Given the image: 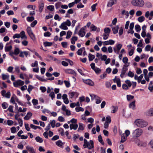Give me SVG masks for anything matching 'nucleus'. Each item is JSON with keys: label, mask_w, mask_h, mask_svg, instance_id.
Listing matches in <instances>:
<instances>
[{"label": "nucleus", "mask_w": 153, "mask_h": 153, "mask_svg": "<svg viewBox=\"0 0 153 153\" xmlns=\"http://www.w3.org/2000/svg\"><path fill=\"white\" fill-rule=\"evenodd\" d=\"M135 124L139 127L143 128L146 126L147 125V123L142 119H137L135 121Z\"/></svg>", "instance_id": "obj_1"}, {"label": "nucleus", "mask_w": 153, "mask_h": 153, "mask_svg": "<svg viewBox=\"0 0 153 153\" xmlns=\"http://www.w3.org/2000/svg\"><path fill=\"white\" fill-rule=\"evenodd\" d=\"M131 4L134 6L142 7L144 5V2L143 0H132Z\"/></svg>", "instance_id": "obj_2"}, {"label": "nucleus", "mask_w": 153, "mask_h": 153, "mask_svg": "<svg viewBox=\"0 0 153 153\" xmlns=\"http://www.w3.org/2000/svg\"><path fill=\"white\" fill-rule=\"evenodd\" d=\"M84 140V148H87L89 149H91L94 148V142L93 140H90L89 142H88L85 139Z\"/></svg>", "instance_id": "obj_3"}, {"label": "nucleus", "mask_w": 153, "mask_h": 153, "mask_svg": "<svg viewBox=\"0 0 153 153\" xmlns=\"http://www.w3.org/2000/svg\"><path fill=\"white\" fill-rule=\"evenodd\" d=\"M143 133V131L142 129L140 128H137L134 130L132 133L133 138H137L140 136Z\"/></svg>", "instance_id": "obj_4"}, {"label": "nucleus", "mask_w": 153, "mask_h": 153, "mask_svg": "<svg viewBox=\"0 0 153 153\" xmlns=\"http://www.w3.org/2000/svg\"><path fill=\"white\" fill-rule=\"evenodd\" d=\"M129 65V63H128V64H125L123 65L120 75V76L121 78H123L125 76L126 72L128 70V67Z\"/></svg>", "instance_id": "obj_5"}, {"label": "nucleus", "mask_w": 153, "mask_h": 153, "mask_svg": "<svg viewBox=\"0 0 153 153\" xmlns=\"http://www.w3.org/2000/svg\"><path fill=\"white\" fill-rule=\"evenodd\" d=\"M27 31L30 38L33 41L36 40V37L35 35L33 34L30 27H28L27 29Z\"/></svg>", "instance_id": "obj_6"}, {"label": "nucleus", "mask_w": 153, "mask_h": 153, "mask_svg": "<svg viewBox=\"0 0 153 153\" xmlns=\"http://www.w3.org/2000/svg\"><path fill=\"white\" fill-rule=\"evenodd\" d=\"M127 47L128 48L129 55L130 56H132L134 53L135 48L132 47L131 44L127 45Z\"/></svg>", "instance_id": "obj_7"}, {"label": "nucleus", "mask_w": 153, "mask_h": 153, "mask_svg": "<svg viewBox=\"0 0 153 153\" xmlns=\"http://www.w3.org/2000/svg\"><path fill=\"white\" fill-rule=\"evenodd\" d=\"M24 84V82L21 80H18L13 83L14 86L16 87L23 85Z\"/></svg>", "instance_id": "obj_8"}, {"label": "nucleus", "mask_w": 153, "mask_h": 153, "mask_svg": "<svg viewBox=\"0 0 153 153\" xmlns=\"http://www.w3.org/2000/svg\"><path fill=\"white\" fill-rule=\"evenodd\" d=\"M146 18H148L149 20H151L152 19L153 16V11H151L150 12L149 11H146L145 15Z\"/></svg>", "instance_id": "obj_9"}, {"label": "nucleus", "mask_w": 153, "mask_h": 153, "mask_svg": "<svg viewBox=\"0 0 153 153\" xmlns=\"http://www.w3.org/2000/svg\"><path fill=\"white\" fill-rule=\"evenodd\" d=\"M1 93L2 96L7 98H9L10 97L11 94L10 91H8L7 93L5 90H3L1 91Z\"/></svg>", "instance_id": "obj_10"}, {"label": "nucleus", "mask_w": 153, "mask_h": 153, "mask_svg": "<svg viewBox=\"0 0 153 153\" xmlns=\"http://www.w3.org/2000/svg\"><path fill=\"white\" fill-rule=\"evenodd\" d=\"M90 96L92 98H95L96 99V103L97 104H99L101 101V100L100 99V98L94 94H90Z\"/></svg>", "instance_id": "obj_11"}, {"label": "nucleus", "mask_w": 153, "mask_h": 153, "mask_svg": "<svg viewBox=\"0 0 153 153\" xmlns=\"http://www.w3.org/2000/svg\"><path fill=\"white\" fill-rule=\"evenodd\" d=\"M111 122V117L109 116L106 117V129L108 128L109 124Z\"/></svg>", "instance_id": "obj_12"}, {"label": "nucleus", "mask_w": 153, "mask_h": 153, "mask_svg": "<svg viewBox=\"0 0 153 153\" xmlns=\"http://www.w3.org/2000/svg\"><path fill=\"white\" fill-rule=\"evenodd\" d=\"M83 82L85 84L90 85L93 86L94 85V83L91 80L89 79H82Z\"/></svg>", "instance_id": "obj_13"}, {"label": "nucleus", "mask_w": 153, "mask_h": 153, "mask_svg": "<svg viewBox=\"0 0 153 153\" xmlns=\"http://www.w3.org/2000/svg\"><path fill=\"white\" fill-rule=\"evenodd\" d=\"M44 6V3L42 1H41L39 5V12L41 13L43 10Z\"/></svg>", "instance_id": "obj_14"}, {"label": "nucleus", "mask_w": 153, "mask_h": 153, "mask_svg": "<svg viewBox=\"0 0 153 153\" xmlns=\"http://www.w3.org/2000/svg\"><path fill=\"white\" fill-rule=\"evenodd\" d=\"M96 56L99 59H100L102 61H105V55H102V54L97 53L96 54Z\"/></svg>", "instance_id": "obj_15"}, {"label": "nucleus", "mask_w": 153, "mask_h": 153, "mask_svg": "<svg viewBox=\"0 0 153 153\" xmlns=\"http://www.w3.org/2000/svg\"><path fill=\"white\" fill-rule=\"evenodd\" d=\"M117 2V0H110L107 4L108 7H111L114 4H115Z\"/></svg>", "instance_id": "obj_16"}, {"label": "nucleus", "mask_w": 153, "mask_h": 153, "mask_svg": "<svg viewBox=\"0 0 153 153\" xmlns=\"http://www.w3.org/2000/svg\"><path fill=\"white\" fill-rule=\"evenodd\" d=\"M79 35L81 37H83L85 34V29L83 27L79 31L78 33Z\"/></svg>", "instance_id": "obj_17"}, {"label": "nucleus", "mask_w": 153, "mask_h": 153, "mask_svg": "<svg viewBox=\"0 0 153 153\" xmlns=\"http://www.w3.org/2000/svg\"><path fill=\"white\" fill-rule=\"evenodd\" d=\"M114 82H116L118 87H120L121 86L120 81L119 78H117L116 76L114 79Z\"/></svg>", "instance_id": "obj_18"}, {"label": "nucleus", "mask_w": 153, "mask_h": 153, "mask_svg": "<svg viewBox=\"0 0 153 153\" xmlns=\"http://www.w3.org/2000/svg\"><path fill=\"white\" fill-rule=\"evenodd\" d=\"M148 70L146 69H144L143 70V73L144 75V78L146 81L149 82V79L147 76Z\"/></svg>", "instance_id": "obj_19"}, {"label": "nucleus", "mask_w": 153, "mask_h": 153, "mask_svg": "<svg viewBox=\"0 0 153 153\" xmlns=\"http://www.w3.org/2000/svg\"><path fill=\"white\" fill-rule=\"evenodd\" d=\"M78 127V125L76 123L75 124H71L70 125V127L71 130L74 129V130H76Z\"/></svg>", "instance_id": "obj_20"}, {"label": "nucleus", "mask_w": 153, "mask_h": 153, "mask_svg": "<svg viewBox=\"0 0 153 153\" xmlns=\"http://www.w3.org/2000/svg\"><path fill=\"white\" fill-rule=\"evenodd\" d=\"M146 114L148 116H152L153 115V108H151L149 110L147 111Z\"/></svg>", "instance_id": "obj_21"}, {"label": "nucleus", "mask_w": 153, "mask_h": 153, "mask_svg": "<svg viewBox=\"0 0 153 153\" xmlns=\"http://www.w3.org/2000/svg\"><path fill=\"white\" fill-rule=\"evenodd\" d=\"M20 37L22 39H26L27 38V36L25 35V31H22L19 34Z\"/></svg>", "instance_id": "obj_22"}, {"label": "nucleus", "mask_w": 153, "mask_h": 153, "mask_svg": "<svg viewBox=\"0 0 153 153\" xmlns=\"http://www.w3.org/2000/svg\"><path fill=\"white\" fill-rule=\"evenodd\" d=\"M114 43L115 41L114 40L112 39H110L106 41V45H113L114 44Z\"/></svg>", "instance_id": "obj_23"}, {"label": "nucleus", "mask_w": 153, "mask_h": 153, "mask_svg": "<svg viewBox=\"0 0 153 153\" xmlns=\"http://www.w3.org/2000/svg\"><path fill=\"white\" fill-rule=\"evenodd\" d=\"M32 114L30 112L27 113L26 115L24 117V119L25 120H28L32 116Z\"/></svg>", "instance_id": "obj_24"}, {"label": "nucleus", "mask_w": 153, "mask_h": 153, "mask_svg": "<svg viewBox=\"0 0 153 153\" xmlns=\"http://www.w3.org/2000/svg\"><path fill=\"white\" fill-rule=\"evenodd\" d=\"M129 107L133 110L134 109L135 107V101H134L131 103L129 105Z\"/></svg>", "instance_id": "obj_25"}, {"label": "nucleus", "mask_w": 153, "mask_h": 153, "mask_svg": "<svg viewBox=\"0 0 153 153\" xmlns=\"http://www.w3.org/2000/svg\"><path fill=\"white\" fill-rule=\"evenodd\" d=\"M59 27L62 29L64 30H67L68 29V27L64 22L61 24V25L59 26Z\"/></svg>", "instance_id": "obj_26"}, {"label": "nucleus", "mask_w": 153, "mask_h": 153, "mask_svg": "<svg viewBox=\"0 0 153 153\" xmlns=\"http://www.w3.org/2000/svg\"><path fill=\"white\" fill-rule=\"evenodd\" d=\"M26 149L29 152H31V153L35 151L33 147L29 146H27Z\"/></svg>", "instance_id": "obj_27"}, {"label": "nucleus", "mask_w": 153, "mask_h": 153, "mask_svg": "<svg viewBox=\"0 0 153 153\" xmlns=\"http://www.w3.org/2000/svg\"><path fill=\"white\" fill-rule=\"evenodd\" d=\"M110 31L111 30L109 28H106V39L108 38Z\"/></svg>", "instance_id": "obj_28"}, {"label": "nucleus", "mask_w": 153, "mask_h": 153, "mask_svg": "<svg viewBox=\"0 0 153 153\" xmlns=\"http://www.w3.org/2000/svg\"><path fill=\"white\" fill-rule=\"evenodd\" d=\"M35 140L37 142L41 143L43 142V140L39 136H37L35 138Z\"/></svg>", "instance_id": "obj_29"}, {"label": "nucleus", "mask_w": 153, "mask_h": 153, "mask_svg": "<svg viewBox=\"0 0 153 153\" xmlns=\"http://www.w3.org/2000/svg\"><path fill=\"white\" fill-rule=\"evenodd\" d=\"M66 72L67 73L73 74L74 75H76V73L73 70L71 69H68L66 71Z\"/></svg>", "instance_id": "obj_30"}, {"label": "nucleus", "mask_w": 153, "mask_h": 153, "mask_svg": "<svg viewBox=\"0 0 153 153\" xmlns=\"http://www.w3.org/2000/svg\"><path fill=\"white\" fill-rule=\"evenodd\" d=\"M119 28V27L118 25L112 28V31L114 34H115L117 33Z\"/></svg>", "instance_id": "obj_31"}, {"label": "nucleus", "mask_w": 153, "mask_h": 153, "mask_svg": "<svg viewBox=\"0 0 153 153\" xmlns=\"http://www.w3.org/2000/svg\"><path fill=\"white\" fill-rule=\"evenodd\" d=\"M12 48L11 45L8 46L6 45L4 48L5 51L6 52L10 51L12 49Z\"/></svg>", "instance_id": "obj_32"}, {"label": "nucleus", "mask_w": 153, "mask_h": 153, "mask_svg": "<svg viewBox=\"0 0 153 153\" xmlns=\"http://www.w3.org/2000/svg\"><path fill=\"white\" fill-rule=\"evenodd\" d=\"M126 136L125 137L124 134H123L121 135V139L120 141V143L124 142L126 140Z\"/></svg>", "instance_id": "obj_33"}, {"label": "nucleus", "mask_w": 153, "mask_h": 153, "mask_svg": "<svg viewBox=\"0 0 153 153\" xmlns=\"http://www.w3.org/2000/svg\"><path fill=\"white\" fill-rule=\"evenodd\" d=\"M77 40V38L76 36H73L71 39V42L73 44H74L75 43V41Z\"/></svg>", "instance_id": "obj_34"}, {"label": "nucleus", "mask_w": 153, "mask_h": 153, "mask_svg": "<svg viewBox=\"0 0 153 153\" xmlns=\"http://www.w3.org/2000/svg\"><path fill=\"white\" fill-rule=\"evenodd\" d=\"M122 15H126V18H128L129 16V13L128 11H126L125 10H123L122 11Z\"/></svg>", "instance_id": "obj_35"}, {"label": "nucleus", "mask_w": 153, "mask_h": 153, "mask_svg": "<svg viewBox=\"0 0 153 153\" xmlns=\"http://www.w3.org/2000/svg\"><path fill=\"white\" fill-rule=\"evenodd\" d=\"M88 57L89 61H91L93 60L95 58V56L91 53H89L88 56Z\"/></svg>", "instance_id": "obj_36"}, {"label": "nucleus", "mask_w": 153, "mask_h": 153, "mask_svg": "<svg viewBox=\"0 0 153 153\" xmlns=\"http://www.w3.org/2000/svg\"><path fill=\"white\" fill-rule=\"evenodd\" d=\"M118 108V107L117 106H113L112 107V111L111 112L113 113H115L116 112Z\"/></svg>", "instance_id": "obj_37"}, {"label": "nucleus", "mask_w": 153, "mask_h": 153, "mask_svg": "<svg viewBox=\"0 0 153 153\" xmlns=\"http://www.w3.org/2000/svg\"><path fill=\"white\" fill-rule=\"evenodd\" d=\"M45 47L48 46H51L53 44L52 42H45L43 43Z\"/></svg>", "instance_id": "obj_38"}, {"label": "nucleus", "mask_w": 153, "mask_h": 153, "mask_svg": "<svg viewBox=\"0 0 153 153\" xmlns=\"http://www.w3.org/2000/svg\"><path fill=\"white\" fill-rule=\"evenodd\" d=\"M145 17L143 16L139 17L137 19L138 21L140 22H142L145 20Z\"/></svg>", "instance_id": "obj_39"}, {"label": "nucleus", "mask_w": 153, "mask_h": 153, "mask_svg": "<svg viewBox=\"0 0 153 153\" xmlns=\"http://www.w3.org/2000/svg\"><path fill=\"white\" fill-rule=\"evenodd\" d=\"M148 89L151 92H153V86L152 82H150L149 84Z\"/></svg>", "instance_id": "obj_40"}, {"label": "nucleus", "mask_w": 153, "mask_h": 153, "mask_svg": "<svg viewBox=\"0 0 153 153\" xmlns=\"http://www.w3.org/2000/svg\"><path fill=\"white\" fill-rule=\"evenodd\" d=\"M47 8L50 11H52L54 9V6L53 5H50L47 7Z\"/></svg>", "instance_id": "obj_41"}, {"label": "nucleus", "mask_w": 153, "mask_h": 153, "mask_svg": "<svg viewBox=\"0 0 153 153\" xmlns=\"http://www.w3.org/2000/svg\"><path fill=\"white\" fill-rule=\"evenodd\" d=\"M72 34V33L71 31L69 30L68 31L67 33V36L66 37V39H69V38Z\"/></svg>", "instance_id": "obj_42"}, {"label": "nucleus", "mask_w": 153, "mask_h": 153, "mask_svg": "<svg viewBox=\"0 0 153 153\" xmlns=\"http://www.w3.org/2000/svg\"><path fill=\"white\" fill-rule=\"evenodd\" d=\"M128 76L129 77L132 78L134 76V74L133 72H132L131 71H129L128 73Z\"/></svg>", "instance_id": "obj_43"}, {"label": "nucleus", "mask_w": 153, "mask_h": 153, "mask_svg": "<svg viewBox=\"0 0 153 153\" xmlns=\"http://www.w3.org/2000/svg\"><path fill=\"white\" fill-rule=\"evenodd\" d=\"M1 105L3 109H5L7 108L8 105L7 103L4 102Z\"/></svg>", "instance_id": "obj_44"}, {"label": "nucleus", "mask_w": 153, "mask_h": 153, "mask_svg": "<svg viewBox=\"0 0 153 153\" xmlns=\"http://www.w3.org/2000/svg\"><path fill=\"white\" fill-rule=\"evenodd\" d=\"M83 49H84L85 50V48L84 47L83 48L79 49L78 50L77 53L78 55H80L82 54V53L83 51Z\"/></svg>", "instance_id": "obj_45"}, {"label": "nucleus", "mask_w": 153, "mask_h": 153, "mask_svg": "<svg viewBox=\"0 0 153 153\" xmlns=\"http://www.w3.org/2000/svg\"><path fill=\"white\" fill-rule=\"evenodd\" d=\"M151 48V46L150 45H148L145 47V50L146 51H150Z\"/></svg>", "instance_id": "obj_46"}, {"label": "nucleus", "mask_w": 153, "mask_h": 153, "mask_svg": "<svg viewBox=\"0 0 153 153\" xmlns=\"http://www.w3.org/2000/svg\"><path fill=\"white\" fill-rule=\"evenodd\" d=\"M34 88L33 86L31 85H29L28 88L27 89V91L29 94L30 93V92Z\"/></svg>", "instance_id": "obj_47"}, {"label": "nucleus", "mask_w": 153, "mask_h": 153, "mask_svg": "<svg viewBox=\"0 0 153 153\" xmlns=\"http://www.w3.org/2000/svg\"><path fill=\"white\" fill-rule=\"evenodd\" d=\"M79 127L78 129V131H79V130H83L84 129L83 124L81 123H79Z\"/></svg>", "instance_id": "obj_48"}, {"label": "nucleus", "mask_w": 153, "mask_h": 153, "mask_svg": "<svg viewBox=\"0 0 153 153\" xmlns=\"http://www.w3.org/2000/svg\"><path fill=\"white\" fill-rule=\"evenodd\" d=\"M58 131L60 133L61 135L62 136L64 135V132L63 129L62 128H60L58 129Z\"/></svg>", "instance_id": "obj_49"}, {"label": "nucleus", "mask_w": 153, "mask_h": 153, "mask_svg": "<svg viewBox=\"0 0 153 153\" xmlns=\"http://www.w3.org/2000/svg\"><path fill=\"white\" fill-rule=\"evenodd\" d=\"M135 29L136 30L137 32H139L141 30L140 27V26L138 25H136L135 26Z\"/></svg>", "instance_id": "obj_50"}, {"label": "nucleus", "mask_w": 153, "mask_h": 153, "mask_svg": "<svg viewBox=\"0 0 153 153\" xmlns=\"http://www.w3.org/2000/svg\"><path fill=\"white\" fill-rule=\"evenodd\" d=\"M20 52V50L19 48H15L14 51V54L17 55Z\"/></svg>", "instance_id": "obj_51"}, {"label": "nucleus", "mask_w": 153, "mask_h": 153, "mask_svg": "<svg viewBox=\"0 0 153 153\" xmlns=\"http://www.w3.org/2000/svg\"><path fill=\"white\" fill-rule=\"evenodd\" d=\"M55 121L54 120H53L51 121L50 124L51 125L52 127L53 128L55 126Z\"/></svg>", "instance_id": "obj_52"}, {"label": "nucleus", "mask_w": 153, "mask_h": 153, "mask_svg": "<svg viewBox=\"0 0 153 153\" xmlns=\"http://www.w3.org/2000/svg\"><path fill=\"white\" fill-rule=\"evenodd\" d=\"M97 5V4L96 3V4H94L91 6V11L92 12H94L95 10L96 9V7Z\"/></svg>", "instance_id": "obj_53"}, {"label": "nucleus", "mask_w": 153, "mask_h": 153, "mask_svg": "<svg viewBox=\"0 0 153 153\" xmlns=\"http://www.w3.org/2000/svg\"><path fill=\"white\" fill-rule=\"evenodd\" d=\"M26 108H24L22 109V108L21 107H19V109H18V110L19 112H25L26 111Z\"/></svg>", "instance_id": "obj_54"}, {"label": "nucleus", "mask_w": 153, "mask_h": 153, "mask_svg": "<svg viewBox=\"0 0 153 153\" xmlns=\"http://www.w3.org/2000/svg\"><path fill=\"white\" fill-rule=\"evenodd\" d=\"M34 19V17L33 16L28 17L27 18V20L28 22H31Z\"/></svg>", "instance_id": "obj_55"}, {"label": "nucleus", "mask_w": 153, "mask_h": 153, "mask_svg": "<svg viewBox=\"0 0 153 153\" xmlns=\"http://www.w3.org/2000/svg\"><path fill=\"white\" fill-rule=\"evenodd\" d=\"M125 82L126 84L128 85V87H130L132 85V84L129 80H126Z\"/></svg>", "instance_id": "obj_56"}, {"label": "nucleus", "mask_w": 153, "mask_h": 153, "mask_svg": "<svg viewBox=\"0 0 153 153\" xmlns=\"http://www.w3.org/2000/svg\"><path fill=\"white\" fill-rule=\"evenodd\" d=\"M128 59L127 57H124L123 59V61L125 64H128ZM129 63H128V64Z\"/></svg>", "instance_id": "obj_57"}, {"label": "nucleus", "mask_w": 153, "mask_h": 153, "mask_svg": "<svg viewBox=\"0 0 153 153\" xmlns=\"http://www.w3.org/2000/svg\"><path fill=\"white\" fill-rule=\"evenodd\" d=\"M76 111L77 112H79V111H83L84 109L82 108L81 107H76L75 108Z\"/></svg>", "instance_id": "obj_58"}, {"label": "nucleus", "mask_w": 153, "mask_h": 153, "mask_svg": "<svg viewBox=\"0 0 153 153\" xmlns=\"http://www.w3.org/2000/svg\"><path fill=\"white\" fill-rule=\"evenodd\" d=\"M56 144L57 146H61L63 144L62 142L60 140L57 141L56 142Z\"/></svg>", "instance_id": "obj_59"}, {"label": "nucleus", "mask_w": 153, "mask_h": 153, "mask_svg": "<svg viewBox=\"0 0 153 153\" xmlns=\"http://www.w3.org/2000/svg\"><path fill=\"white\" fill-rule=\"evenodd\" d=\"M2 78L3 80H4L6 79H8L9 78V76L8 75H7L4 74H3L2 75Z\"/></svg>", "instance_id": "obj_60"}, {"label": "nucleus", "mask_w": 153, "mask_h": 153, "mask_svg": "<svg viewBox=\"0 0 153 153\" xmlns=\"http://www.w3.org/2000/svg\"><path fill=\"white\" fill-rule=\"evenodd\" d=\"M143 77V74H141L139 76H138V83H139L141 82V80Z\"/></svg>", "instance_id": "obj_61"}, {"label": "nucleus", "mask_w": 153, "mask_h": 153, "mask_svg": "<svg viewBox=\"0 0 153 153\" xmlns=\"http://www.w3.org/2000/svg\"><path fill=\"white\" fill-rule=\"evenodd\" d=\"M98 138L99 142L101 143L102 145H104V143L102 141V139L101 135H99L98 137Z\"/></svg>", "instance_id": "obj_62"}, {"label": "nucleus", "mask_w": 153, "mask_h": 153, "mask_svg": "<svg viewBox=\"0 0 153 153\" xmlns=\"http://www.w3.org/2000/svg\"><path fill=\"white\" fill-rule=\"evenodd\" d=\"M76 92H71L69 93V97L71 98H72L75 95Z\"/></svg>", "instance_id": "obj_63"}, {"label": "nucleus", "mask_w": 153, "mask_h": 153, "mask_svg": "<svg viewBox=\"0 0 153 153\" xmlns=\"http://www.w3.org/2000/svg\"><path fill=\"white\" fill-rule=\"evenodd\" d=\"M64 82L67 87L68 88L70 86V84L69 82L65 80L64 81Z\"/></svg>", "instance_id": "obj_64"}]
</instances>
